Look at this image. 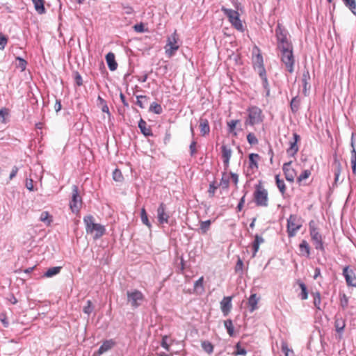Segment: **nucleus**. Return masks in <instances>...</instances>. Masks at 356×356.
I'll return each mask as SVG.
<instances>
[{
  "label": "nucleus",
  "instance_id": "1",
  "mask_svg": "<svg viewBox=\"0 0 356 356\" xmlns=\"http://www.w3.org/2000/svg\"><path fill=\"white\" fill-rule=\"evenodd\" d=\"M83 222L86 225L87 234H94L93 239L100 238L106 232L105 227L101 224L95 223V218L92 215L83 218Z\"/></svg>",
  "mask_w": 356,
  "mask_h": 356
},
{
  "label": "nucleus",
  "instance_id": "2",
  "mask_svg": "<svg viewBox=\"0 0 356 356\" xmlns=\"http://www.w3.org/2000/svg\"><path fill=\"white\" fill-rule=\"evenodd\" d=\"M281 51V61L284 64L286 69L290 73L294 72L295 57L293 55V47L280 49Z\"/></svg>",
  "mask_w": 356,
  "mask_h": 356
},
{
  "label": "nucleus",
  "instance_id": "3",
  "mask_svg": "<svg viewBox=\"0 0 356 356\" xmlns=\"http://www.w3.org/2000/svg\"><path fill=\"white\" fill-rule=\"evenodd\" d=\"M288 31L280 24L277 23L275 29V36L277 41V48L283 49L284 47H291L293 46L292 42L288 39Z\"/></svg>",
  "mask_w": 356,
  "mask_h": 356
},
{
  "label": "nucleus",
  "instance_id": "4",
  "mask_svg": "<svg viewBox=\"0 0 356 356\" xmlns=\"http://www.w3.org/2000/svg\"><path fill=\"white\" fill-rule=\"evenodd\" d=\"M254 200L256 205L258 207H267L268 204V192L261 186V181L255 186Z\"/></svg>",
  "mask_w": 356,
  "mask_h": 356
},
{
  "label": "nucleus",
  "instance_id": "5",
  "mask_svg": "<svg viewBox=\"0 0 356 356\" xmlns=\"http://www.w3.org/2000/svg\"><path fill=\"white\" fill-rule=\"evenodd\" d=\"M222 10L228 18L229 22L236 30L241 32L244 31V27L241 20L240 19L239 13L238 11L224 8H222Z\"/></svg>",
  "mask_w": 356,
  "mask_h": 356
},
{
  "label": "nucleus",
  "instance_id": "6",
  "mask_svg": "<svg viewBox=\"0 0 356 356\" xmlns=\"http://www.w3.org/2000/svg\"><path fill=\"white\" fill-rule=\"evenodd\" d=\"M248 112V119L245 121V124L253 126L262 122V111L257 106L249 107L247 110Z\"/></svg>",
  "mask_w": 356,
  "mask_h": 356
},
{
  "label": "nucleus",
  "instance_id": "7",
  "mask_svg": "<svg viewBox=\"0 0 356 356\" xmlns=\"http://www.w3.org/2000/svg\"><path fill=\"white\" fill-rule=\"evenodd\" d=\"M300 219L296 215H290L287 219V234L289 238L296 236V232L301 228Z\"/></svg>",
  "mask_w": 356,
  "mask_h": 356
},
{
  "label": "nucleus",
  "instance_id": "8",
  "mask_svg": "<svg viewBox=\"0 0 356 356\" xmlns=\"http://www.w3.org/2000/svg\"><path fill=\"white\" fill-rule=\"evenodd\" d=\"M309 233L315 248L324 252L325 247L323 242L322 235L319 233L317 228L311 225V222L309 223Z\"/></svg>",
  "mask_w": 356,
  "mask_h": 356
},
{
  "label": "nucleus",
  "instance_id": "9",
  "mask_svg": "<svg viewBox=\"0 0 356 356\" xmlns=\"http://www.w3.org/2000/svg\"><path fill=\"white\" fill-rule=\"evenodd\" d=\"M127 301L134 307H137L143 304L145 297L141 291L138 290L128 291L127 293Z\"/></svg>",
  "mask_w": 356,
  "mask_h": 356
},
{
  "label": "nucleus",
  "instance_id": "10",
  "mask_svg": "<svg viewBox=\"0 0 356 356\" xmlns=\"http://www.w3.org/2000/svg\"><path fill=\"white\" fill-rule=\"evenodd\" d=\"M178 35L176 31L168 38V42L165 47V54L168 57H171L175 52L178 50L179 46L177 44Z\"/></svg>",
  "mask_w": 356,
  "mask_h": 356
},
{
  "label": "nucleus",
  "instance_id": "11",
  "mask_svg": "<svg viewBox=\"0 0 356 356\" xmlns=\"http://www.w3.org/2000/svg\"><path fill=\"white\" fill-rule=\"evenodd\" d=\"M82 203L81 198L79 195L78 187L76 185L72 186V200L70 202V207L72 212H78Z\"/></svg>",
  "mask_w": 356,
  "mask_h": 356
},
{
  "label": "nucleus",
  "instance_id": "12",
  "mask_svg": "<svg viewBox=\"0 0 356 356\" xmlns=\"http://www.w3.org/2000/svg\"><path fill=\"white\" fill-rule=\"evenodd\" d=\"M343 275L345 277L346 284L348 286L356 287V275L353 270L350 269L349 266H345L343 269Z\"/></svg>",
  "mask_w": 356,
  "mask_h": 356
},
{
  "label": "nucleus",
  "instance_id": "13",
  "mask_svg": "<svg viewBox=\"0 0 356 356\" xmlns=\"http://www.w3.org/2000/svg\"><path fill=\"white\" fill-rule=\"evenodd\" d=\"M300 140V136L297 133L293 134V140L289 141V147L286 149V153L290 156H294L299 150L298 142Z\"/></svg>",
  "mask_w": 356,
  "mask_h": 356
},
{
  "label": "nucleus",
  "instance_id": "14",
  "mask_svg": "<svg viewBox=\"0 0 356 356\" xmlns=\"http://www.w3.org/2000/svg\"><path fill=\"white\" fill-rule=\"evenodd\" d=\"M157 219L160 224L168 223L170 218L167 212V207L164 203H161L157 209Z\"/></svg>",
  "mask_w": 356,
  "mask_h": 356
},
{
  "label": "nucleus",
  "instance_id": "15",
  "mask_svg": "<svg viewBox=\"0 0 356 356\" xmlns=\"http://www.w3.org/2000/svg\"><path fill=\"white\" fill-rule=\"evenodd\" d=\"M292 161L284 163L282 166V170L285 176L286 179L289 182H293L294 178L296 175V170L291 168Z\"/></svg>",
  "mask_w": 356,
  "mask_h": 356
},
{
  "label": "nucleus",
  "instance_id": "16",
  "mask_svg": "<svg viewBox=\"0 0 356 356\" xmlns=\"http://www.w3.org/2000/svg\"><path fill=\"white\" fill-rule=\"evenodd\" d=\"M221 152L224 168L227 170L229 166V161L232 156V150L230 147L223 145L221 146Z\"/></svg>",
  "mask_w": 356,
  "mask_h": 356
},
{
  "label": "nucleus",
  "instance_id": "17",
  "mask_svg": "<svg viewBox=\"0 0 356 356\" xmlns=\"http://www.w3.org/2000/svg\"><path fill=\"white\" fill-rule=\"evenodd\" d=\"M346 326L345 319L340 316H335L334 327L335 330L339 333V339L342 338V332Z\"/></svg>",
  "mask_w": 356,
  "mask_h": 356
},
{
  "label": "nucleus",
  "instance_id": "18",
  "mask_svg": "<svg viewBox=\"0 0 356 356\" xmlns=\"http://www.w3.org/2000/svg\"><path fill=\"white\" fill-rule=\"evenodd\" d=\"M253 67L258 74L266 72L264 65L263 56L261 54H258L256 56L254 60Z\"/></svg>",
  "mask_w": 356,
  "mask_h": 356
},
{
  "label": "nucleus",
  "instance_id": "19",
  "mask_svg": "<svg viewBox=\"0 0 356 356\" xmlns=\"http://www.w3.org/2000/svg\"><path fill=\"white\" fill-rule=\"evenodd\" d=\"M106 61L111 71H114L117 69L118 63L115 61V54L113 52H109L106 55Z\"/></svg>",
  "mask_w": 356,
  "mask_h": 356
},
{
  "label": "nucleus",
  "instance_id": "20",
  "mask_svg": "<svg viewBox=\"0 0 356 356\" xmlns=\"http://www.w3.org/2000/svg\"><path fill=\"white\" fill-rule=\"evenodd\" d=\"M199 127L200 129V134L202 136L209 135L210 133V127L207 119L201 118L200 119Z\"/></svg>",
  "mask_w": 356,
  "mask_h": 356
},
{
  "label": "nucleus",
  "instance_id": "21",
  "mask_svg": "<svg viewBox=\"0 0 356 356\" xmlns=\"http://www.w3.org/2000/svg\"><path fill=\"white\" fill-rule=\"evenodd\" d=\"M350 145L352 147L351 150V158H350V163L353 174L356 175V150L355 148V142L353 140V135L352 136Z\"/></svg>",
  "mask_w": 356,
  "mask_h": 356
},
{
  "label": "nucleus",
  "instance_id": "22",
  "mask_svg": "<svg viewBox=\"0 0 356 356\" xmlns=\"http://www.w3.org/2000/svg\"><path fill=\"white\" fill-rule=\"evenodd\" d=\"M299 250L302 256H305L307 258L310 257L311 248L307 241L302 240L299 245Z\"/></svg>",
  "mask_w": 356,
  "mask_h": 356
},
{
  "label": "nucleus",
  "instance_id": "23",
  "mask_svg": "<svg viewBox=\"0 0 356 356\" xmlns=\"http://www.w3.org/2000/svg\"><path fill=\"white\" fill-rule=\"evenodd\" d=\"M138 127L145 136H153L151 128L147 127V122L142 118L138 122Z\"/></svg>",
  "mask_w": 356,
  "mask_h": 356
},
{
  "label": "nucleus",
  "instance_id": "24",
  "mask_svg": "<svg viewBox=\"0 0 356 356\" xmlns=\"http://www.w3.org/2000/svg\"><path fill=\"white\" fill-rule=\"evenodd\" d=\"M310 80V74L308 70L303 72L302 77V83L303 86L302 92L305 95H307V90L310 88L309 81Z\"/></svg>",
  "mask_w": 356,
  "mask_h": 356
},
{
  "label": "nucleus",
  "instance_id": "25",
  "mask_svg": "<svg viewBox=\"0 0 356 356\" xmlns=\"http://www.w3.org/2000/svg\"><path fill=\"white\" fill-rule=\"evenodd\" d=\"M264 242V239L262 236L256 234L254 236V240L252 242V257H255L257 252L259 249V245Z\"/></svg>",
  "mask_w": 356,
  "mask_h": 356
},
{
  "label": "nucleus",
  "instance_id": "26",
  "mask_svg": "<svg viewBox=\"0 0 356 356\" xmlns=\"http://www.w3.org/2000/svg\"><path fill=\"white\" fill-rule=\"evenodd\" d=\"M232 296L224 297L220 302L222 312H229L232 309Z\"/></svg>",
  "mask_w": 356,
  "mask_h": 356
},
{
  "label": "nucleus",
  "instance_id": "27",
  "mask_svg": "<svg viewBox=\"0 0 356 356\" xmlns=\"http://www.w3.org/2000/svg\"><path fill=\"white\" fill-rule=\"evenodd\" d=\"M334 164L335 165L334 184H337L341 172V164L337 158V154L334 155Z\"/></svg>",
  "mask_w": 356,
  "mask_h": 356
},
{
  "label": "nucleus",
  "instance_id": "28",
  "mask_svg": "<svg viewBox=\"0 0 356 356\" xmlns=\"http://www.w3.org/2000/svg\"><path fill=\"white\" fill-rule=\"evenodd\" d=\"M204 277H200L194 283V291L197 295H202L204 292Z\"/></svg>",
  "mask_w": 356,
  "mask_h": 356
},
{
  "label": "nucleus",
  "instance_id": "29",
  "mask_svg": "<svg viewBox=\"0 0 356 356\" xmlns=\"http://www.w3.org/2000/svg\"><path fill=\"white\" fill-rule=\"evenodd\" d=\"M35 10L38 14H44L46 13V9L44 8V0H32Z\"/></svg>",
  "mask_w": 356,
  "mask_h": 356
},
{
  "label": "nucleus",
  "instance_id": "30",
  "mask_svg": "<svg viewBox=\"0 0 356 356\" xmlns=\"http://www.w3.org/2000/svg\"><path fill=\"white\" fill-rule=\"evenodd\" d=\"M249 157V168H258L257 160L259 159L258 154L251 153L248 156Z\"/></svg>",
  "mask_w": 356,
  "mask_h": 356
},
{
  "label": "nucleus",
  "instance_id": "31",
  "mask_svg": "<svg viewBox=\"0 0 356 356\" xmlns=\"http://www.w3.org/2000/svg\"><path fill=\"white\" fill-rule=\"evenodd\" d=\"M114 345V342L112 340H106L105 341L102 346L99 347L98 350V354L102 355L104 353L110 350L113 346Z\"/></svg>",
  "mask_w": 356,
  "mask_h": 356
},
{
  "label": "nucleus",
  "instance_id": "32",
  "mask_svg": "<svg viewBox=\"0 0 356 356\" xmlns=\"http://www.w3.org/2000/svg\"><path fill=\"white\" fill-rule=\"evenodd\" d=\"M259 298L257 296V294L254 293L250 296L248 299V305L250 307L251 312L257 309V303Z\"/></svg>",
  "mask_w": 356,
  "mask_h": 356
},
{
  "label": "nucleus",
  "instance_id": "33",
  "mask_svg": "<svg viewBox=\"0 0 356 356\" xmlns=\"http://www.w3.org/2000/svg\"><path fill=\"white\" fill-rule=\"evenodd\" d=\"M62 267L61 266H55L49 268L44 274V277H51L56 275H58L60 270Z\"/></svg>",
  "mask_w": 356,
  "mask_h": 356
},
{
  "label": "nucleus",
  "instance_id": "34",
  "mask_svg": "<svg viewBox=\"0 0 356 356\" xmlns=\"http://www.w3.org/2000/svg\"><path fill=\"white\" fill-rule=\"evenodd\" d=\"M211 225V220H207L205 221H200V227L199 229V232L201 234H207V232L209 230Z\"/></svg>",
  "mask_w": 356,
  "mask_h": 356
},
{
  "label": "nucleus",
  "instance_id": "35",
  "mask_svg": "<svg viewBox=\"0 0 356 356\" xmlns=\"http://www.w3.org/2000/svg\"><path fill=\"white\" fill-rule=\"evenodd\" d=\"M345 6L347 7L353 15L356 16V1L355 0H342Z\"/></svg>",
  "mask_w": 356,
  "mask_h": 356
},
{
  "label": "nucleus",
  "instance_id": "36",
  "mask_svg": "<svg viewBox=\"0 0 356 356\" xmlns=\"http://www.w3.org/2000/svg\"><path fill=\"white\" fill-rule=\"evenodd\" d=\"M149 112H152L155 114H161L162 112H163V108H162V106H161V104L156 103V102H152L151 104H150V106H149Z\"/></svg>",
  "mask_w": 356,
  "mask_h": 356
},
{
  "label": "nucleus",
  "instance_id": "37",
  "mask_svg": "<svg viewBox=\"0 0 356 356\" xmlns=\"http://www.w3.org/2000/svg\"><path fill=\"white\" fill-rule=\"evenodd\" d=\"M300 100L298 96L293 97L290 103L291 109L293 113H296L300 107Z\"/></svg>",
  "mask_w": 356,
  "mask_h": 356
},
{
  "label": "nucleus",
  "instance_id": "38",
  "mask_svg": "<svg viewBox=\"0 0 356 356\" xmlns=\"http://www.w3.org/2000/svg\"><path fill=\"white\" fill-rule=\"evenodd\" d=\"M224 325L227 330V333L230 337H233L234 334V327L233 325L232 321L227 319L224 321Z\"/></svg>",
  "mask_w": 356,
  "mask_h": 356
},
{
  "label": "nucleus",
  "instance_id": "39",
  "mask_svg": "<svg viewBox=\"0 0 356 356\" xmlns=\"http://www.w3.org/2000/svg\"><path fill=\"white\" fill-rule=\"evenodd\" d=\"M275 182L277 188L280 193L284 195L286 192V186L283 179H280V176L277 175L275 176Z\"/></svg>",
  "mask_w": 356,
  "mask_h": 356
},
{
  "label": "nucleus",
  "instance_id": "40",
  "mask_svg": "<svg viewBox=\"0 0 356 356\" xmlns=\"http://www.w3.org/2000/svg\"><path fill=\"white\" fill-rule=\"evenodd\" d=\"M201 346L204 351H205L208 354H211L213 351V346L209 341H203L201 343Z\"/></svg>",
  "mask_w": 356,
  "mask_h": 356
},
{
  "label": "nucleus",
  "instance_id": "41",
  "mask_svg": "<svg viewBox=\"0 0 356 356\" xmlns=\"http://www.w3.org/2000/svg\"><path fill=\"white\" fill-rule=\"evenodd\" d=\"M47 211H43L41 213L40 216V220L44 222L47 225H49L52 221Z\"/></svg>",
  "mask_w": 356,
  "mask_h": 356
},
{
  "label": "nucleus",
  "instance_id": "42",
  "mask_svg": "<svg viewBox=\"0 0 356 356\" xmlns=\"http://www.w3.org/2000/svg\"><path fill=\"white\" fill-rule=\"evenodd\" d=\"M140 218H141L142 222L144 225H147L148 227H151V223L149 221L147 214V212H146V210L145 209V208H142V209H141Z\"/></svg>",
  "mask_w": 356,
  "mask_h": 356
},
{
  "label": "nucleus",
  "instance_id": "43",
  "mask_svg": "<svg viewBox=\"0 0 356 356\" xmlns=\"http://www.w3.org/2000/svg\"><path fill=\"white\" fill-rule=\"evenodd\" d=\"M313 298H314V304L317 309L322 310V308L321 307V294L319 292L313 293H312Z\"/></svg>",
  "mask_w": 356,
  "mask_h": 356
},
{
  "label": "nucleus",
  "instance_id": "44",
  "mask_svg": "<svg viewBox=\"0 0 356 356\" xmlns=\"http://www.w3.org/2000/svg\"><path fill=\"white\" fill-rule=\"evenodd\" d=\"M239 122L238 120H232L229 122H227L228 131L229 133L234 134V136H236V133L234 132L236 124Z\"/></svg>",
  "mask_w": 356,
  "mask_h": 356
},
{
  "label": "nucleus",
  "instance_id": "45",
  "mask_svg": "<svg viewBox=\"0 0 356 356\" xmlns=\"http://www.w3.org/2000/svg\"><path fill=\"white\" fill-rule=\"evenodd\" d=\"M300 288L301 289V293L300 294V298L302 300H306L308 298V292L306 285L303 282L299 283Z\"/></svg>",
  "mask_w": 356,
  "mask_h": 356
},
{
  "label": "nucleus",
  "instance_id": "46",
  "mask_svg": "<svg viewBox=\"0 0 356 356\" xmlns=\"http://www.w3.org/2000/svg\"><path fill=\"white\" fill-rule=\"evenodd\" d=\"M282 351L285 356H295L292 350L289 349L286 342L282 343Z\"/></svg>",
  "mask_w": 356,
  "mask_h": 356
},
{
  "label": "nucleus",
  "instance_id": "47",
  "mask_svg": "<svg viewBox=\"0 0 356 356\" xmlns=\"http://www.w3.org/2000/svg\"><path fill=\"white\" fill-rule=\"evenodd\" d=\"M16 60L18 61V63L17 64L16 67L17 68H19L21 72H24L26 68V65H27L26 60H25L24 58H22L19 56H17L16 58Z\"/></svg>",
  "mask_w": 356,
  "mask_h": 356
},
{
  "label": "nucleus",
  "instance_id": "48",
  "mask_svg": "<svg viewBox=\"0 0 356 356\" xmlns=\"http://www.w3.org/2000/svg\"><path fill=\"white\" fill-rule=\"evenodd\" d=\"M312 172L310 170H305L302 171V172L300 174V175L297 178V182L300 184V182L309 177Z\"/></svg>",
  "mask_w": 356,
  "mask_h": 356
},
{
  "label": "nucleus",
  "instance_id": "49",
  "mask_svg": "<svg viewBox=\"0 0 356 356\" xmlns=\"http://www.w3.org/2000/svg\"><path fill=\"white\" fill-rule=\"evenodd\" d=\"M259 76H260L261 81H262V86H263V88L264 89H268V88H270L269 86V83H268V78H267V75H266V72H263V73H260V74H258Z\"/></svg>",
  "mask_w": 356,
  "mask_h": 356
},
{
  "label": "nucleus",
  "instance_id": "50",
  "mask_svg": "<svg viewBox=\"0 0 356 356\" xmlns=\"http://www.w3.org/2000/svg\"><path fill=\"white\" fill-rule=\"evenodd\" d=\"M113 178L115 181H122L124 179L122 172L118 168L113 172Z\"/></svg>",
  "mask_w": 356,
  "mask_h": 356
},
{
  "label": "nucleus",
  "instance_id": "51",
  "mask_svg": "<svg viewBox=\"0 0 356 356\" xmlns=\"http://www.w3.org/2000/svg\"><path fill=\"white\" fill-rule=\"evenodd\" d=\"M340 305L343 309H345L348 304V298L344 293H340Z\"/></svg>",
  "mask_w": 356,
  "mask_h": 356
},
{
  "label": "nucleus",
  "instance_id": "52",
  "mask_svg": "<svg viewBox=\"0 0 356 356\" xmlns=\"http://www.w3.org/2000/svg\"><path fill=\"white\" fill-rule=\"evenodd\" d=\"M247 140L250 145H254L258 143V139L252 133H249L247 136Z\"/></svg>",
  "mask_w": 356,
  "mask_h": 356
},
{
  "label": "nucleus",
  "instance_id": "53",
  "mask_svg": "<svg viewBox=\"0 0 356 356\" xmlns=\"http://www.w3.org/2000/svg\"><path fill=\"white\" fill-rule=\"evenodd\" d=\"M8 42V38L2 33H0V50L4 49Z\"/></svg>",
  "mask_w": 356,
  "mask_h": 356
},
{
  "label": "nucleus",
  "instance_id": "54",
  "mask_svg": "<svg viewBox=\"0 0 356 356\" xmlns=\"http://www.w3.org/2000/svg\"><path fill=\"white\" fill-rule=\"evenodd\" d=\"M196 145H197V143L194 140H192V142L190 144L189 149H190V155L191 156H194L197 153Z\"/></svg>",
  "mask_w": 356,
  "mask_h": 356
},
{
  "label": "nucleus",
  "instance_id": "55",
  "mask_svg": "<svg viewBox=\"0 0 356 356\" xmlns=\"http://www.w3.org/2000/svg\"><path fill=\"white\" fill-rule=\"evenodd\" d=\"M136 99H137V101H136V104L141 108H145V106L142 102V99H144L145 100H147L148 99V97L145 95H137L136 96Z\"/></svg>",
  "mask_w": 356,
  "mask_h": 356
},
{
  "label": "nucleus",
  "instance_id": "56",
  "mask_svg": "<svg viewBox=\"0 0 356 356\" xmlns=\"http://www.w3.org/2000/svg\"><path fill=\"white\" fill-rule=\"evenodd\" d=\"M0 321L5 327H8L9 326V321L5 313H1Z\"/></svg>",
  "mask_w": 356,
  "mask_h": 356
},
{
  "label": "nucleus",
  "instance_id": "57",
  "mask_svg": "<svg viewBox=\"0 0 356 356\" xmlns=\"http://www.w3.org/2000/svg\"><path fill=\"white\" fill-rule=\"evenodd\" d=\"M74 81L78 86L83 85V79L81 74L78 72H74Z\"/></svg>",
  "mask_w": 356,
  "mask_h": 356
},
{
  "label": "nucleus",
  "instance_id": "58",
  "mask_svg": "<svg viewBox=\"0 0 356 356\" xmlns=\"http://www.w3.org/2000/svg\"><path fill=\"white\" fill-rule=\"evenodd\" d=\"M246 350L241 347L239 343H237L236 346V355H245L246 354Z\"/></svg>",
  "mask_w": 356,
  "mask_h": 356
},
{
  "label": "nucleus",
  "instance_id": "59",
  "mask_svg": "<svg viewBox=\"0 0 356 356\" xmlns=\"http://www.w3.org/2000/svg\"><path fill=\"white\" fill-rule=\"evenodd\" d=\"M217 186H215L214 183L212 182L209 184V190H208V193L209 194V196L210 197H213L214 196V194L216 193V191L217 189Z\"/></svg>",
  "mask_w": 356,
  "mask_h": 356
},
{
  "label": "nucleus",
  "instance_id": "60",
  "mask_svg": "<svg viewBox=\"0 0 356 356\" xmlns=\"http://www.w3.org/2000/svg\"><path fill=\"white\" fill-rule=\"evenodd\" d=\"M134 29L136 32L143 33L145 32L144 24L142 22L136 24L134 26Z\"/></svg>",
  "mask_w": 356,
  "mask_h": 356
},
{
  "label": "nucleus",
  "instance_id": "61",
  "mask_svg": "<svg viewBox=\"0 0 356 356\" xmlns=\"http://www.w3.org/2000/svg\"><path fill=\"white\" fill-rule=\"evenodd\" d=\"M8 115L6 108H1L0 110V121L3 123L6 122L5 118Z\"/></svg>",
  "mask_w": 356,
  "mask_h": 356
},
{
  "label": "nucleus",
  "instance_id": "62",
  "mask_svg": "<svg viewBox=\"0 0 356 356\" xmlns=\"http://www.w3.org/2000/svg\"><path fill=\"white\" fill-rule=\"evenodd\" d=\"M229 184V179H225L223 177L220 180V185L222 186L223 188H227Z\"/></svg>",
  "mask_w": 356,
  "mask_h": 356
},
{
  "label": "nucleus",
  "instance_id": "63",
  "mask_svg": "<svg viewBox=\"0 0 356 356\" xmlns=\"http://www.w3.org/2000/svg\"><path fill=\"white\" fill-rule=\"evenodd\" d=\"M243 267V261L239 258L236 262V266H235V270L236 272H238L239 270H242Z\"/></svg>",
  "mask_w": 356,
  "mask_h": 356
},
{
  "label": "nucleus",
  "instance_id": "64",
  "mask_svg": "<svg viewBox=\"0 0 356 356\" xmlns=\"http://www.w3.org/2000/svg\"><path fill=\"white\" fill-rule=\"evenodd\" d=\"M26 187L30 191H33L34 190L33 189V181L31 179L26 180Z\"/></svg>",
  "mask_w": 356,
  "mask_h": 356
}]
</instances>
